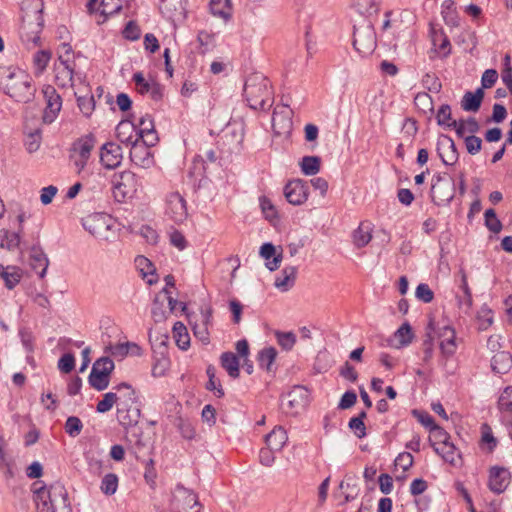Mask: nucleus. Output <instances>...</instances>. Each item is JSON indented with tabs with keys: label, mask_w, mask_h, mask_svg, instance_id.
I'll return each mask as SVG.
<instances>
[{
	"label": "nucleus",
	"mask_w": 512,
	"mask_h": 512,
	"mask_svg": "<svg viewBox=\"0 0 512 512\" xmlns=\"http://www.w3.org/2000/svg\"><path fill=\"white\" fill-rule=\"evenodd\" d=\"M101 491L105 495H113L116 493L118 488V477L116 474H106L101 481Z\"/></svg>",
	"instance_id": "nucleus-52"
},
{
	"label": "nucleus",
	"mask_w": 512,
	"mask_h": 512,
	"mask_svg": "<svg viewBox=\"0 0 512 512\" xmlns=\"http://www.w3.org/2000/svg\"><path fill=\"white\" fill-rule=\"evenodd\" d=\"M440 350L446 358L451 357L457 350L456 332L453 327L444 325L437 329Z\"/></svg>",
	"instance_id": "nucleus-19"
},
{
	"label": "nucleus",
	"mask_w": 512,
	"mask_h": 512,
	"mask_svg": "<svg viewBox=\"0 0 512 512\" xmlns=\"http://www.w3.org/2000/svg\"><path fill=\"white\" fill-rule=\"evenodd\" d=\"M442 16L447 25L452 27L458 25V16L455 11V4L453 0H445L443 2Z\"/></svg>",
	"instance_id": "nucleus-47"
},
{
	"label": "nucleus",
	"mask_w": 512,
	"mask_h": 512,
	"mask_svg": "<svg viewBox=\"0 0 512 512\" xmlns=\"http://www.w3.org/2000/svg\"><path fill=\"white\" fill-rule=\"evenodd\" d=\"M82 225L94 237L108 240L112 234L114 220L106 213H92L82 219Z\"/></svg>",
	"instance_id": "nucleus-7"
},
{
	"label": "nucleus",
	"mask_w": 512,
	"mask_h": 512,
	"mask_svg": "<svg viewBox=\"0 0 512 512\" xmlns=\"http://www.w3.org/2000/svg\"><path fill=\"white\" fill-rule=\"evenodd\" d=\"M0 89L17 102L28 103L35 94L32 78L22 69L0 66Z\"/></svg>",
	"instance_id": "nucleus-1"
},
{
	"label": "nucleus",
	"mask_w": 512,
	"mask_h": 512,
	"mask_svg": "<svg viewBox=\"0 0 512 512\" xmlns=\"http://www.w3.org/2000/svg\"><path fill=\"white\" fill-rule=\"evenodd\" d=\"M133 81L136 85V89L140 94H147L150 88L151 83H153L155 80L145 79L142 72H136L133 75Z\"/></svg>",
	"instance_id": "nucleus-61"
},
{
	"label": "nucleus",
	"mask_w": 512,
	"mask_h": 512,
	"mask_svg": "<svg viewBox=\"0 0 512 512\" xmlns=\"http://www.w3.org/2000/svg\"><path fill=\"white\" fill-rule=\"evenodd\" d=\"M512 367V356L509 352L501 351L491 359V368L495 373L505 374Z\"/></svg>",
	"instance_id": "nucleus-36"
},
{
	"label": "nucleus",
	"mask_w": 512,
	"mask_h": 512,
	"mask_svg": "<svg viewBox=\"0 0 512 512\" xmlns=\"http://www.w3.org/2000/svg\"><path fill=\"white\" fill-rule=\"evenodd\" d=\"M352 6L361 15L371 14L377 11L374 0H352Z\"/></svg>",
	"instance_id": "nucleus-60"
},
{
	"label": "nucleus",
	"mask_w": 512,
	"mask_h": 512,
	"mask_svg": "<svg viewBox=\"0 0 512 512\" xmlns=\"http://www.w3.org/2000/svg\"><path fill=\"white\" fill-rule=\"evenodd\" d=\"M458 137H464L466 132L474 135L480 130V125L474 117H469L467 120L460 119L451 123Z\"/></svg>",
	"instance_id": "nucleus-38"
},
{
	"label": "nucleus",
	"mask_w": 512,
	"mask_h": 512,
	"mask_svg": "<svg viewBox=\"0 0 512 512\" xmlns=\"http://www.w3.org/2000/svg\"><path fill=\"white\" fill-rule=\"evenodd\" d=\"M43 94L46 100V107L42 119L45 124H51L55 121L61 110L62 99L56 89L51 85H47L43 88Z\"/></svg>",
	"instance_id": "nucleus-14"
},
{
	"label": "nucleus",
	"mask_w": 512,
	"mask_h": 512,
	"mask_svg": "<svg viewBox=\"0 0 512 512\" xmlns=\"http://www.w3.org/2000/svg\"><path fill=\"white\" fill-rule=\"evenodd\" d=\"M185 9V0H161V10L169 17L181 14Z\"/></svg>",
	"instance_id": "nucleus-46"
},
{
	"label": "nucleus",
	"mask_w": 512,
	"mask_h": 512,
	"mask_svg": "<svg viewBox=\"0 0 512 512\" xmlns=\"http://www.w3.org/2000/svg\"><path fill=\"white\" fill-rule=\"evenodd\" d=\"M135 264L137 269L140 271L142 277L147 278V283L153 285L157 282V276L155 275V267L153 263L145 256L139 255L135 258Z\"/></svg>",
	"instance_id": "nucleus-32"
},
{
	"label": "nucleus",
	"mask_w": 512,
	"mask_h": 512,
	"mask_svg": "<svg viewBox=\"0 0 512 512\" xmlns=\"http://www.w3.org/2000/svg\"><path fill=\"white\" fill-rule=\"evenodd\" d=\"M435 452L440 455L445 462H448L453 466L460 465L461 456L452 442L444 443V445L435 447Z\"/></svg>",
	"instance_id": "nucleus-35"
},
{
	"label": "nucleus",
	"mask_w": 512,
	"mask_h": 512,
	"mask_svg": "<svg viewBox=\"0 0 512 512\" xmlns=\"http://www.w3.org/2000/svg\"><path fill=\"white\" fill-rule=\"evenodd\" d=\"M430 193L432 201L436 205L442 206L450 203L455 196L454 179L447 174L434 175Z\"/></svg>",
	"instance_id": "nucleus-8"
},
{
	"label": "nucleus",
	"mask_w": 512,
	"mask_h": 512,
	"mask_svg": "<svg viewBox=\"0 0 512 512\" xmlns=\"http://www.w3.org/2000/svg\"><path fill=\"white\" fill-rule=\"evenodd\" d=\"M65 432L70 436V437H77L82 429H83V424H82V421L80 420V418L76 417V416H70L67 418L66 422H65Z\"/></svg>",
	"instance_id": "nucleus-55"
},
{
	"label": "nucleus",
	"mask_w": 512,
	"mask_h": 512,
	"mask_svg": "<svg viewBox=\"0 0 512 512\" xmlns=\"http://www.w3.org/2000/svg\"><path fill=\"white\" fill-rule=\"evenodd\" d=\"M221 366L227 371L232 378L239 377L240 362L233 352H224L220 357Z\"/></svg>",
	"instance_id": "nucleus-39"
},
{
	"label": "nucleus",
	"mask_w": 512,
	"mask_h": 512,
	"mask_svg": "<svg viewBox=\"0 0 512 512\" xmlns=\"http://www.w3.org/2000/svg\"><path fill=\"white\" fill-rule=\"evenodd\" d=\"M166 215L175 223H183L188 216L185 199L179 193H171L166 200Z\"/></svg>",
	"instance_id": "nucleus-17"
},
{
	"label": "nucleus",
	"mask_w": 512,
	"mask_h": 512,
	"mask_svg": "<svg viewBox=\"0 0 512 512\" xmlns=\"http://www.w3.org/2000/svg\"><path fill=\"white\" fill-rule=\"evenodd\" d=\"M477 319L479 322V329L486 330L493 324L492 310L483 305L477 313Z\"/></svg>",
	"instance_id": "nucleus-54"
},
{
	"label": "nucleus",
	"mask_w": 512,
	"mask_h": 512,
	"mask_svg": "<svg viewBox=\"0 0 512 512\" xmlns=\"http://www.w3.org/2000/svg\"><path fill=\"white\" fill-rule=\"evenodd\" d=\"M51 59V53L47 50L38 51L33 58L34 66L38 73H42Z\"/></svg>",
	"instance_id": "nucleus-59"
},
{
	"label": "nucleus",
	"mask_w": 512,
	"mask_h": 512,
	"mask_svg": "<svg viewBox=\"0 0 512 512\" xmlns=\"http://www.w3.org/2000/svg\"><path fill=\"white\" fill-rule=\"evenodd\" d=\"M114 362L109 357H101L92 366L88 382L97 391L105 390L110 383V375L114 370Z\"/></svg>",
	"instance_id": "nucleus-10"
},
{
	"label": "nucleus",
	"mask_w": 512,
	"mask_h": 512,
	"mask_svg": "<svg viewBox=\"0 0 512 512\" xmlns=\"http://www.w3.org/2000/svg\"><path fill=\"white\" fill-rule=\"evenodd\" d=\"M116 136L121 143L132 145L139 141L137 127L130 121H121L116 127Z\"/></svg>",
	"instance_id": "nucleus-27"
},
{
	"label": "nucleus",
	"mask_w": 512,
	"mask_h": 512,
	"mask_svg": "<svg viewBox=\"0 0 512 512\" xmlns=\"http://www.w3.org/2000/svg\"><path fill=\"white\" fill-rule=\"evenodd\" d=\"M286 200L295 206L304 204L309 196V186L302 179H293L287 182L283 189Z\"/></svg>",
	"instance_id": "nucleus-13"
},
{
	"label": "nucleus",
	"mask_w": 512,
	"mask_h": 512,
	"mask_svg": "<svg viewBox=\"0 0 512 512\" xmlns=\"http://www.w3.org/2000/svg\"><path fill=\"white\" fill-rule=\"evenodd\" d=\"M75 96L77 97V103L80 111L83 113L84 116L89 117L95 109L94 96H82L78 95V92H75Z\"/></svg>",
	"instance_id": "nucleus-51"
},
{
	"label": "nucleus",
	"mask_w": 512,
	"mask_h": 512,
	"mask_svg": "<svg viewBox=\"0 0 512 512\" xmlns=\"http://www.w3.org/2000/svg\"><path fill=\"white\" fill-rule=\"evenodd\" d=\"M54 70L56 84L62 88L74 87L76 81L84 82V77L80 73L75 72L74 65L68 59H64L63 56H59Z\"/></svg>",
	"instance_id": "nucleus-12"
},
{
	"label": "nucleus",
	"mask_w": 512,
	"mask_h": 512,
	"mask_svg": "<svg viewBox=\"0 0 512 512\" xmlns=\"http://www.w3.org/2000/svg\"><path fill=\"white\" fill-rule=\"evenodd\" d=\"M510 479L511 474L508 469L494 466L489 472V489L496 494H501L507 489Z\"/></svg>",
	"instance_id": "nucleus-20"
},
{
	"label": "nucleus",
	"mask_w": 512,
	"mask_h": 512,
	"mask_svg": "<svg viewBox=\"0 0 512 512\" xmlns=\"http://www.w3.org/2000/svg\"><path fill=\"white\" fill-rule=\"evenodd\" d=\"M41 142H42L41 130L37 128L34 131L29 132L26 135V138L24 140V145L26 147V150L29 153H33V152H36L40 148Z\"/></svg>",
	"instance_id": "nucleus-50"
},
{
	"label": "nucleus",
	"mask_w": 512,
	"mask_h": 512,
	"mask_svg": "<svg viewBox=\"0 0 512 512\" xmlns=\"http://www.w3.org/2000/svg\"><path fill=\"white\" fill-rule=\"evenodd\" d=\"M201 320L200 323H195L193 326L194 335L202 341L204 344L209 343V331L208 327L212 321V310L211 308H201Z\"/></svg>",
	"instance_id": "nucleus-25"
},
{
	"label": "nucleus",
	"mask_w": 512,
	"mask_h": 512,
	"mask_svg": "<svg viewBox=\"0 0 512 512\" xmlns=\"http://www.w3.org/2000/svg\"><path fill=\"white\" fill-rule=\"evenodd\" d=\"M277 356V351L274 347H267L258 353L259 366L267 371L271 370V365L274 363Z\"/></svg>",
	"instance_id": "nucleus-48"
},
{
	"label": "nucleus",
	"mask_w": 512,
	"mask_h": 512,
	"mask_svg": "<svg viewBox=\"0 0 512 512\" xmlns=\"http://www.w3.org/2000/svg\"><path fill=\"white\" fill-rule=\"evenodd\" d=\"M436 119L438 125L453 128L451 123H453L454 120L451 117V108L448 104H443L439 108Z\"/></svg>",
	"instance_id": "nucleus-56"
},
{
	"label": "nucleus",
	"mask_w": 512,
	"mask_h": 512,
	"mask_svg": "<svg viewBox=\"0 0 512 512\" xmlns=\"http://www.w3.org/2000/svg\"><path fill=\"white\" fill-rule=\"evenodd\" d=\"M394 340L397 341V348L407 346L411 343L413 338V333L411 326L409 323L405 322L403 323L394 333L393 335Z\"/></svg>",
	"instance_id": "nucleus-45"
},
{
	"label": "nucleus",
	"mask_w": 512,
	"mask_h": 512,
	"mask_svg": "<svg viewBox=\"0 0 512 512\" xmlns=\"http://www.w3.org/2000/svg\"><path fill=\"white\" fill-rule=\"evenodd\" d=\"M293 112L288 105H278L275 107L272 116V128L276 135H286L292 130Z\"/></svg>",
	"instance_id": "nucleus-15"
},
{
	"label": "nucleus",
	"mask_w": 512,
	"mask_h": 512,
	"mask_svg": "<svg viewBox=\"0 0 512 512\" xmlns=\"http://www.w3.org/2000/svg\"><path fill=\"white\" fill-rule=\"evenodd\" d=\"M153 146L154 145H146L141 141H137L132 144L130 149L131 161L142 168H149L154 162L153 156L150 152V147Z\"/></svg>",
	"instance_id": "nucleus-21"
},
{
	"label": "nucleus",
	"mask_w": 512,
	"mask_h": 512,
	"mask_svg": "<svg viewBox=\"0 0 512 512\" xmlns=\"http://www.w3.org/2000/svg\"><path fill=\"white\" fill-rule=\"evenodd\" d=\"M415 296L424 303H430L434 298V293L427 284L421 283L416 288Z\"/></svg>",
	"instance_id": "nucleus-64"
},
{
	"label": "nucleus",
	"mask_w": 512,
	"mask_h": 512,
	"mask_svg": "<svg viewBox=\"0 0 512 512\" xmlns=\"http://www.w3.org/2000/svg\"><path fill=\"white\" fill-rule=\"evenodd\" d=\"M123 159L122 147L115 142L105 143L100 150V161L107 169L117 168Z\"/></svg>",
	"instance_id": "nucleus-18"
},
{
	"label": "nucleus",
	"mask_w": 512,
	"mask_h": 512,
	"mask_svg": "<svg viewBox=\"0 0 512 512\" xmlns=\"http://www.w3.org/2000/svg\"><path fill=\"white\" fill-rule=\"evenodd\" d=\"M484 98V91L478 88L474 93L467 91L462 100L461 107L464 111L477 112Z\"/></svg>",
	"instance_id": "nucleus-31"
},
{
	"label": "nucleus",
	"mask_w": 512,
	"mask_h": 512,
	"mask_svg": "<svg viewBox=\"0 0 512 512\" xmlns=\"http://www.w3.org/2000/svg\"><path fill=\"white\" fill-rule=\"evenodd\" d=\"M209 6L214 16L225 21H228L232 16V4L230 0H211Z\"/></svg>",
	"instance_id": "nucleus-40"
},
{
	"label": "nucleus",
	"mask_w": 512,
	"mask_h": 512,
	"mask_svg": "<svg viewBox=\"0 0 512 512\" xmlns=\"http://www.w3.org/2000/svg\"><path fill=\"white\" fill-rule=\"evenodd\" d=\"M288 440L287 432L281 426L275 427L265 437L267 447L276 450L277 452L282 450Z\"/></svg>",
	"instance_id": "nucleus-30"
},
{
	"label": "nucleus",
	"mask_w": 512,
	"mask_h": 512,
	"mask_svg": "<svg viewBox=\"0 0 512 512\" xmlns=\"http://www.w3.org/2000/svg\"><path fill=\"white\" fill-rule=\"evenodd\" d=\"M172 333L176 345L182 350H187L190 346V336L186 326L182 322H176L173 326Z\"/></svg>",
	"instance_id": "nucleus-41"
},
{
	"label": "nucleus",
	"mask_w": 512,
	"mask_h": 512,
	"mask_svg": "<svg viewBox=\"0 0 512 512\" xmlns=\"http://www.w3.org/2000/svg\"><path fill=\"white\" fill-rule=\"evenodd\" d=\"M321 160L318 156H305L300 162V168L304 175H316L320 171Z\"/></svg>",
	"instance_id": "nucleus-44"
},
{
	"label": "nucleus",
	"mask_w": 512,
	"mask_h": 512,
	"mask_svg": "<svg viewBox=\"0 0 512 512\" xmlns=\"http://www.w3.org/2000/svg\"><path fill=\"white\" fill-rule=\"evenodd\" d=\"M377 46L376 33L371 22L364 20L354 26L353 47L362 56L373 53Z\"/></svg>",
	"instance_id": "nucleus-6"
},
{
	"label": "nucleus",
	"mask_w": 512,
	"mask_h": 512,
	"mask_svg": "<svg viewBox=\"0 0 512 512\" xmlns=\"http://www.w3.org/2000/svg\"><path fill=\"white\" fill-rule=\"evenodd\" d=\"M283 405L286 406L293 415L303 411L309 402V391L304 386H295L285 396Z\"/></svg>",
	"instance_id": "nucleus-16"
},
{
	"label": "nucleus",
	"mask_w": 512,
	"mask_h": 512,
	"mask_svg": "<svg viewBox=\"0 0 512 512\" xmlns=\"http://www.w3.org/2000/svg\"><path fill=\"white\" fill-rule=\"evenodd\" d=\"M0 277L4 280L8 289H13L22 278V270L17 266L0 265Z\"/></svg>",
	"instance_id": "nucleus-34"
},
{
	"label": "nucleus",
	"mask_w": 512,
	"mask_h": 512,
	"mask_svg": "<svg viewBox=\"0 0 512 512\" xmlns=\"http://www.w3.org/2000/svg\"><path fill=\"white\" fill-rule=\"evenodd\" d=\"M139 349L140 348L137 344L127 342L123 344H117L116 346L111 347V354L114 357H124L130 352V350L134 352L138 351Z\"/></svg>",
	"instance_id": "nucleus-63"
},
{
	"label": "nucleus",
	"mask_w": 512,
	"mask_h": 512,
	"mask_svg": "<svg viewBox=\"0 0 512 512\" xmlns=\"http://www.w3.org/2000/svg\"><path fill=\"white\" fill-rule=\"evenodd\" d=\"M270 81L262 74L248 77L244 85V96L249 106L254 110H264L272 104Z\"/></svg>",
	"instance_id": "nucleus-3"
},
{
	"label": "nucleus",
	"mask_w": 512,
	"mask_h": 512,
	"mask_svg": "<svg viewBox=\"0 0 512 512\" xmlns=\"http://www.w3.org/2000/svg\"><path fill=\"white\" fill-rule=\"evenodd\" d=\"M111 182L113 196L120 203L132 198L140 187L138 177L129 170L115 173Z\"/></svg>",
	"instance_id": "nucleus-4"
},
{
	"label": "nucleus",
	"mask_w": 512,
	"mask_h": 512,
	"mask_svg": "<svg viewBox=\"0 0 512 512\" xmlns=\"http://www.w3.org/2000/svg\"><path fill=\"white\" fill-rule=\"evenodd\" d=\"M114 389L120 393L124 390V393L119 395L121 399L118 400L119 403L117 405V418L119 423L124 426H129L132 425V423H136L139 410L135 409L134 415H130L129 410V406L136 402L135 391L132 389L131 385L126 382H122L116 385Z\"/></svg>",
	"instance_id": "nucleus-5"
},
{
	"label": "nucleus",
	"mask_w": 512,
	"mask_h": 512,
	"mask_svg": "<svg viewBox=\"0 0 512 512\" xmlns=\"http://www.w3.org/2000/svg\"><path fill=\"white\" fill-rule=\"evenodd\" d=\"M20 244V235L7 229L0 230V248L9 251L16 249Z\"/></svg>",
	"instance_id": "nucleus-43"
},
{
	"label": "nucleus",
	"mask_w": 512,
	"mask_h": 512,
	"mask_svg": "<svg viewBox=\"0 0 512 512\" xmlns=\"http://www.w3.org/2000/svg\"><path fill=\"white\" fill-rule=\"evenodd\" d=\"M430 433H431L430 441H431V445L433 446L434 449L437 446H441V445H444V443L450 442L449 441L450 436L448 435V433L444 429L439 427L438 425H436L435 427H432V429L430 430Z\"/></svg>",
	"instance_id": "nucleus-53"
},
{
	"label": "nucleus",
	"mask_w": 512,
	"mask_h": 512,
	"mask_svg": "<svg viewBox=\"0 0 512 512\" xmlns=\"http://www.w3.org/2000/svg\"><path fill=\"white\" fill-rule=\"evenodd\" d=\"M259 201H260L261 210H262L265 218L268 220L276 219L277 218V210L274 207V205L272 204L271 200L265 196H262V197H260Z\"/></svg>",
	"instance_id": "nucleus-62"
},
{
	"label": "nucleus",
	"mask_w": 512,
	"mask_h": 512,
	"mask_svg": "<svg viewBox=\"0 0 512 512\" xmlns=\"http://www.w3.org/2000/svg\"><path fill=\"white\" fill-rule=\"evenodd\" d=\"M460 283H459V289L461 293L456 294L457 299V305L458 308L466 315L470 314L472 305H473V298H472V292L468 285L467 275L464 269H460Z\"/></svg>",
	"instance_id": "nucleus-22"
},
{
	"label": "nucleus",
	"mask_w": 512,
	"mask_h": 512,
	"mask_svg": "<svg viewBox=\"0 0 512 512\" xmlns=\"http://www.w3.org/2000/svg\"><path fill=\"white\" fill-rule=\"evenodd\" d=\"M372 226L369 222H362L353 232V243L357 248L365 247L372 239Z\"/></svg>",
	"instance_id": "nucleus-37"
},
{
	"label": "nucleus",
	"mask_w": 512,
	"mask_h": 512,
	"mask_svg": "<svg viewBox=\"0 0 512 512\" xmlns=\"http://www.w3.org/2000/svg\"><path fill=\"white\" fill-rule=\"evenodd\" d=\"M137 136L139 141L146 145H156L159 138L154 128V122L150 115H145L139 120Z\"/></svg>",
	"instance_id": "nucleus-23"
},
{
	"label": "nucleus",
	"mask_w": 512,
	"mask_h": 512,
	"mask_svg": "<svg viewBox=\"0 0 512 512\" xmlns=\"http://www.w3.org/2000/svg\"><path fill=\"white\" fill-rule=\"evenodd\" d=\"M260 255L267 260L266 267L270 271H275L279 268L282 261V254L276 255L275 246L272 243H264L260 248Z\"/></svg>",
	"instance_id": "nucleus-29"
},
{
	"label": "nucleus",
	"mask_w": 512,
	"mask_h": 512,
	"mask_svg": "<svg viewBox=\"0 0 512 512\" xmlns=\"http://www.w3.org/2000/svg\"><path fill=\"white\" fill-rule=\"evenodd\" d=\"M40 5L42 6V3H40ZM41 12H42V7L37 11V16H36V20L38 21L36 24H34V27L30 30V26L32 25V23H28V24H23L22 26V31H21V38L23 41L25 42H32L33 44H37L38 41L40 40V32H41V29H42V22L40 21L41 20Z\"/></svg>",
	"instance_id": "nucleus-28"
},
{
	"label": "nucleus",
	"mask_w": 512,
	"mask_h": 512,
	"mask_svg": "<svg viewBox=\"0 0 512 512\" xmlns=\"http://www.w3.org/2000/svg\"><path fill=\"white\" fill-rule=\"evenodd\" d=\"M485 226L493 233H499L502 229V224L493 209L485 211Z\"/></svg>",
	"instance_id": "nucleus-57"
},
{
	"label": "nucleus",
	"mask_w": 512,
	"mask_h": 512,
	"mask_svg": "<svg viewBox=\"0 0 512 512\" xmlns=\"http://www.w3.org/2000/svg\"><path fill=\"white\" fill-rule=\"evenodd\" d=\"M432 43L436 50L442 54V57H447L451 53L450 41L442 30H432Z\"/></svg>",
	"instance_id": "nucleus-42"
},
{
	"label": "nucleus",
	"mask_w": 512,
	"mask_h": 512,
	"mask_svg": "<svg viewBox=\"0 0 512 512\" xmlns=\"http://www.w3.org/2000/svg\"><path fill=\"white\" fill-rule=\"evenodd\" d=\"M29 264L33 270L40 269L38 275L43 278L49 266V260L40 246L34 245L29 254Z\"/></svg>",
	"instance_id": "nucleus-24"
},
{
	"label": "nucleus",
	"mask_w": 512,
	"mask_h": 512,
	"mask_svg": "<svg viewBox=\"0 0 512 512\" xmlns=\"http://www.w3.org/2000/svg\"><path fill=\"white\" fill-rule=\"evenodd\" d=\"M201 504L192 490L177 485L170 502L172 512H200Z\"/></svg>",
	"instance_id": "nucleus-9"
},
{
	"label": "nucleus",
	"mask_w": 512,
	"mask_h": 512,
	"mask_svg": "<svg viewBox=\"0 0 512 512\" xmlns=\"http://www.w3.org/2000/svg\"><path fill=\"white\" fill-rule=\"evenodd\" d=\"M437 152L445 165H454L458 160V151L450 137L438 143Z\"/></svg>",
	"instance_id": "nucleus-26"
},
{
	"label": "nucleus",
	"mask_w": 512,
	"mask_h": 512,
	"mask_svg": "<svg viewBox=\"0 0 512 512\" xmlns=\"http://www.w3.org/2000/svg\"><path fill=\"white\" fill-rule=\"evenodd\" d=\"M37 512H72L68 493L63 484L55 482L49 487L41 481L32 484Z\"/></svg>",
	"instance_id": "nucleus-2"
},
{
	"label": "nucleus",
	"mask_w": 512,
	"mask_h": 512,
	"mask_svg": "<svg viewBox=\"0 0 512 512\" xmlns=\"http://www.w3.org/2000/svg\"><path fill=\"white\" fill-rule=\"evenodd\" d=\"M121 397L117 393L107 392L103 395V399L98 402L96 411L98 413H106L112 409V407L118 403Z\"/></svg>",
	"instance_id": "nucleus-49"
},
{
	"label": "nucleus",
	"mask_w": 512,
	"mask_h": 512,
	"mask_svg": "<svg viewBox=\"0 0 512 512\" xmlns=\"http://www.w3.org/2000/svg\"><path fill=\"white\" fill-rule=\"evenodd\" d=\"M94 146L95 138L91 134L81 137L73 143L70 150V159L78 172L82 171L87 165Z\"/></svg>",
	"instance_id": "nucleus-11"
},
{
	"label": "nucleus",
	"mask_w": 512,
	"mask_h": 512,
	"mask_svg": "<svg viewBox=\"0 0 512 512\" xmlns=\"http://www.w3.org/2000/svg\"><path fill=\"white\" fill-rule=\"evenodd\" d=\"M278 344L285 350H291L296 342V336L293 332H280L275 333Z\"/></svg>",
	"instance_id": "nucleus-58"
},
{
	"label": "nucleus",
	"mask_w": 512,
	"mask_h": 512,
	"mask_svg": "<svg viewBox=\"0 0 512 512\" xmlns=\"http://www.w3.org/2000/svg\"><path fill=\"white\" fill-rule=\"evenodd\" d=\"M297 269L294 266L285 267L275 280V286L285 292L288 291L295 283Z\"/></svg>",
	"instance_id": "nucleus-33"
}]
</instances>
